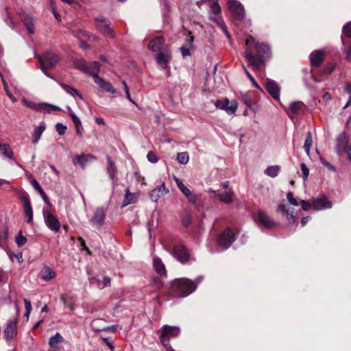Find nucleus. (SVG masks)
Listing matches in <instances>:
<instances>
[{
    "mask_svg": "<svg viewBox=\"0 0 351 351\" xmlns=\"http://www.w3.org/2000/svg\"><path fill=\"white\" fill-rule=\"evenodd\" d=\"M287 199L289 201V202L293 205V206H298V200L294 197L293 194L292 192H288L287 194Z\"/></svg>",
    "mask_w": 351,
    "mask_h": 351,
    "instance_id": "52",
    "label": "nucleus"
},
{
    "mask_svg": "<svg viewBox=\"0 0 351 351\" xmlns=\"http://www.w3.org/2000/svg\"><path fill=\"white\" fill-rule=\"evenodd\" d=\"M62 342H63L62 336L59 332H56L49 339V346L50 347V350L49 351H58L59 349V344Z\"/></svg>",
    "mask_w": 351,
    "mask_h": 351,
    "instance_id": "25",
    "label": "nucleus"
},
{
    "mask_svg": "<svg viewBox=\"0 0 351 351\" xmlns=\"http://www.w3.org/2000/svg\"><path fill=\"white\" fill-rule=\"evenodd\" d=\"M171 59V51L169 47L163 49L156 56V62L164 69L168 67V64Z\"/></svg>",
    "mask_w": 351,
    "mask_h": 351,
    "instance_id": "13",
    "label": "nucleus"
},
{
    "mask_svg": "<svg viewBox=\"0 0 351 351\" xmlns=\"http://www.w3.org/2000/svg\"><path fill=\"white\" fill-rule=\"evenodd\" d=\"M0 150L6 158L15 160L13 152L8 144L0 143Z\"/></svg>",
    "mask_w": 351,
    "mask_h": 351,
    "instance_id": "37",
    "label": "nucleus"
},
{
    "mask_svg": "<svg viewBox=\"0 0 351 351\" xmlns=\"http://www.w3.org/2000/svg\"><path fill=\"white\" fill-rule=\"evenodd\" d=\"M31 184L34 188V189L36 190L39 193V194L41 195V197H42L43 199L44 200V202L47 204H49V199L47 194L44 191V190L42 189V187L40 186V185L38 182V181L36 179L32 178V180H31Z\"/></svg>",
    "mask_w": 351,
    "mask_h": 351,
    "instance_id": "32",
    "label": "nucleus"
},
{
    "mask_svg": "<svg viewBox=\"0 0 351 351\" xmlns=\"http://www.w3.org/2000/svg\"><path fill=\"white\" fill-rule=\"evenodd\" d=\"M24 304H25V315L27 317V319H28L29 315L31 313V310H32L31 302L27 299H24Z\"/></svg>",
    "mask_w": 351,
    "mask_h": 351,
    "instance_id": "51",
    "label": "nucleus"
},
{
    "mask_svg": "<svg viewBox=\"0 0 351 351\" xmlns=\"http://www.w3.org/2000/svg\"><path fill=\"white\" fill-rule=\"evenodd\" d=\"M95 21L97 29L105 36L109 38L114 37L115 34L110 27L111 23L109 20L101 15H99L95 18Z\"/></svg>",
    "mask_w": 351,
    "mask_h": 351,
    "instance_id": "3",
    "label": "nucleus"
},
{
    "mask_svg": "<svg viewBox=\"0 0 351 351\" xmlns=\"http://www.w3.org/2000/svg\"><path fill=\"white\" fill-rule=\"evenodd\" d=\"M107 160V167H106V172L108 175L110 179L112 180V184H114L117 182V168L115 163L112 161L111 158L109 156L106 157Z\"/></svg>",
    "mask_w": 351,
    "mask_h": 351,
    "instance_id": "19",
    "label": "nucleus"
},
{
    "mask_svg": "<svg viewBox=\"0 0 351 351\" xmlns=\"http://www.w3.org/2000/svg\"><path fill=\"white\" fill-rule=\"evenodd\" d=\"M173 256L181 263L184 264L190 260V254L187 248L183 245H176L173 246Z\"/></svg>",
    "mask_w": 351,
    "mask_h": 351,
    "instance_id": "9",
    "label": "nucleus"
},
{
    "mask_svg": "<svg viewBox=\"0 0 351 351\" xmlns=\"http://www.w3.org/2000/svg\"><path fill=\"white\" fill-rule=\"evenodd\" d=\"M24 215L27 218V222L30 223L33 220V210L29 199H25L23 201Z\"/></svg>",
    "mask_w": 351,
    "mask_h": 351,
    "instance_id": "29",
    "label": "nucleus"
},
{
    "mask_svg": "<svg viewBox=\"0 0 351 351\" xmlns=\"http://www.w3.org/2000/svg\"><path fill=\"white\" fill-rule=\"evenodd\" d=\"M176 184L178 187V189L182 191L185 187L186 186L182 182V181L180 180H179L178 178H176Z\"/></svg>",
    "mask_w": 351,
    "mask_h": 351,
    "instance_id": "64",
    "label": "nucleus"
},
{
    "mask_svg": "<svg viewBox=\"0 0 351 351\" xmlns=\"http://www.w3.org/2000/svg\"><path fill=\"white\" fill-rule=\"evenodd\" d=\"M182 193L186 197L189 202L193 204L196 202L197 195L191 191L186 186L182 191Z\"/></svg>",
    "mask_w": 351,
    "mask_h": 351,
    "instance_id": "42",
    "label": "nucleus"
},
{
    "mask_svg": "<svg viewBox=\"0 0 351 351\" xmlns=\"http://www.w3.org/2000/svg\"><path fill=\"white\" fill-rule=\"evenodd\" d=\"M87 64L88 62L82 59H78L74 62L75 67L79 70L82 71L83 72H85V71L87 70Z\"/></svg>",
    "mask_w": 351,
    "mask_h": 351,
    "instance_id": "44",
    "label": "nucleus"
},
{
    "mask_svg": "<svg viewBox=\"0 0 351 351\" xmlns=\"http://www.w3.org/2000/svg\"><path fill=\"white\" fill-rule=\"evenodd\" d=\"M43 217L46 226L54 232H58L60 228V223L58 219L50 212L43 210Z\"/></svg>",
    "mask_w": 351,
    "mask_h": 351,
    "instance_id": "11",
    "label": "nucleus"
},
{
    "mask_svg": "<svg viewBox=\"0 0 351 351\" xmlns=\"http://www.w3.org/2000/svg\"><path fill=\"white\" fill-rule=\"evenodd\" d=\"M46 125L44 122H41L40 125L36 127L33 132L32 143L36 144L40 140L43 132L45 130Z\"/></svg>",
    "mask_w": 351,
    "mask_h": 351,
    "instance_id": "31",
    "label": "nucleus"
},
{
    "mask_svg": "<svg viewBox=\"0 0 351 351\" xmlns=\"http://www.w3.org/2000/svg\"><path fill=\"white\" fill-rule=\"evenodd\" d=\"M164 42L165 38L163 36H157L150 40L148 44V48L153 51L159 52L163 49L168 47V46L164 45Z\"/></svg>",
    "mask_w": 351,
    "mask_h": 351,
    "instance_id": "16",
    "label": "nucleus"
},
{
    "mask_svg": "<svg viewBox=\"0 0 351 351\" xmlns=\"http://www.w3.org/2000/svg\"><path fill=\"white\" fill-rule=\"evenodd\" d=\"M349 142L348 135L343 132L337 138L336 150L339 155H341L347 151Z\"/></svg>",
    "mask_w": 351,
    "mask_h": 351,
    "instance_id": "14",
    "label": "nucleus"
},
{
    "mask_svg": "<svg viewBox=\"0 0 351 351\" xmlns=\"http://www.w3.org/2000/svg\"><path fill=\"white\" fill-rule=\"evenodd\" d=\"M313 143L312 134L311 132H308L304 144V149L308 156L310 155V149Z\"/></svg>",
    "mask_w": 351,
    "mask_h": 351,
    "instance_id": "41",
    "label": "nucleus"
},
{
    "mask_svg": "<svg viewBox=\"0 0 351 351\" xmlns=\"http://www.w3.org/2000/svg\"><path fill=\"white\" fill-rule=\"evenodd\" d=\"M121 329H122V326H120V325H113V326L107 327V328H104V330H110L111 332H114L117 330H121Z\"/></svg>",
    "mask_w": 351,
    "mask_h": 351,
    "instance_id": "59",
    "label": "nucleus"
},
{
    "mask_svg": "<svg viewBox=\"0 0 351 351\" xmlns=\"http://www.w3.org/2000/svg\"><path fill=\"white\" fill-rule=\"evenodd\" d=\"M103 341L106 344V346L111 350V351L114 350V346L112 343L108 338H102Z\"/></svg>",
    "mask_w": 351,
    "mask_h": 351,
    "instance_id": "62",
    "label": "nucleus"
},
{
    "mask_svg": "<svg viewBox=\"0 0 351 351\" xmlns=\"http://www.w3.org/2000/svg\"><path fill=\"white\" fill-rule=\"evenodd\" d=\"M279 171L278 165L269 166L266 169L265 174L271 178H276L278 175Z\"/></svg>",
    "mask_w": 351,
    "mask_h": 351,
    "instance_id": "40",
    "label": "nucleus"
},
{
    "mask_svg": "<svg viewBox=\"0 0 351 351\" xmlns=\"http://www.w3.org/2000/svg\"><path fill=\"white\" fill-rule=\"evenodd\" d=\"M1 80H2L3 84L4 90L6 93V95L8 96V97L10 99V100L13 103L16 102V101H17L16 98L10 93V90H8V84L2 76H1Z\"/></svg>",
    "mask_w": 351,
    "mask_h": 351,
    "instance_id": "46",
    "label": "nucleus"
},
{
    "mask_svg": "<svg viewBox=\"0 0 351 351\" xmlns=\"http://www.w3.org/2000/svg\"><path fill=\"white\" fill-rule=\"evenodd\" d=\"M60 86L63 88V90L67 93L70 94L72 96L77 95L81 99H83L82 95L80 93L79 90L75 89L73 87H71L69 85L64 84L63 83H60Z\"/></svg>",
    "mask_w": 351,
    "mask_h": 351,
    "instance_id": "38",
    "label": "nucleus"
},
{
    "mask_svg": "<svg viewBox=\"0 0 351 351\" xmlns=\"http://www.w3.org/2000/svg\"><path fill=\"white\" fill-rule=\"evenodd\" d=\"M17 334V320L10 321L4 330L5 338L10 341L12 340Z\"/></svg>",
    "mask_w": 351,
    "mask_h": 351,
    "instance_id": "20",
    "label": "nucleus"
},
{
    "mask_svg": "<svg viewBox=\"0 0 351 351\" xmlns=\"http://www.w3.org/2000/svg\"><path fill=\"white\" fill-rule=\"evenodd\" d=\"M95 82L104 90L110 93H114L115 89L112 86V85L106 81L104 78L97 76L96 78L94 79Z\"/></svg>",
    "mask_w": 351,
    "mask_h": 351,
    "instance_id": "24",
    "label": "nucleus"
},
{
    "mask_svg": "<svg viewBox=\"0 0 351 351\" xmlns=\"http://www.w3.org/2000/svg\"><path fill=\"white\" fill-rule=\"evenodd\" d=\"M245 74L247 76V77L249 78V80L252 82V83L254 85V86H255L257 88H260V87L258 86V85L256 83V80H254L253 76L251 75V73L248 71V70H245Z\"/></svg>",
    "mask_w": 351,
    "mask_h": 351,
    "instance_id": "57",
    "label": "nucleus"
},
{
    "mask_svg": "<svg viewBox=\"0 0 351 351\" xmlns=\"http://www.w3.org/2000/svg\"><path fill=\"white\" fill-rule=\"evenodd\" d=\"M147 158L152 163H156L158 160V156L153 152H149L147 153Z\"/></svg>",
    "mask_w": 351,
    "mask_h": 351,
    "instance_id": "55",
    "label": "nucleus"
},
{
    "mask_svg": "<svg viewBox=\"0 0 351 351\" xmlns=\"http://www.w3.org/2000/svg\"><path fill=\"white\" fill-rule=\"evenodd\" d=\"M169 192V189L166 188L165 182H162L160 186L154 189L149 193L151 199L156 202L161 197L167 194Z\"/></svg>",
    "mask_w": 351,
    "mask_h": 351,
    "instance_id": "17",
    "label": "nucleus"
},
{
    "mask_svg": "<svg viewBox=\"0 0 351 351\" xmlns=\"http://www.w3.org/2000/svg\"><path fill=\"white\" fill-rule=\"evenodd\" d=\"M277 212L281 213L285 216L289 223H293L295 222L296 215L294 213L293 210L289 211L285 204L280 203L278 205Z\"/></svg>",
    "mask_w": 351,
    "mask_h": 351,
    "instance_id": "22",
    "label": "nucleus"
},
{
    "mask_svg": "<svg viewBox=\"0 0 351 351\" xmlns=\"http://www.w3.org/2000/svg\"><path fill=\"white\" fill-rule=\"evenodd\" d=\"M265 87L272 97L278 101L280 99V86L276 82L267 79L265 82Z\"/></svg>",
    "mask_w": 351,
    "mask_h": 351,
    "instance_id": "15",
    "label": "nucleus"
},
{
    "mask_svg": "<svg viewBox=\"0 0 351 351\" xmlns=\"http://www.w3.org/2000/svg\"><path fill=\"white\" fill-rule=\"evenodd\" d=\"M228 8L238 20H242L244 17V8L242 4L237 0L228 1Z\"/></svg>",
    "mask_w": 351,
    "mask_h": 351,
    "instance_id": "12",
    "label": "nucleus"
},
{
    "mask_svg": "<svg viewBox=\"0 0 351 351\" xmlns=\"http://www.w3.org/2000/svg\"><path fill=\"white\" fill-rule=\"evenodd\" d=\"M26 237L23 236L21 234H19L16 238V243L19 247L24 245L26 243Z\"/></svg>",
    "mask_w": 351,
    "mask_h": 351,
    "instance_id": "49",
    "label": "nucleus"
},
{
    "mask_svg": "<svg viewBox=\"0 0 351 351\" xmlns=\"http://www.w3.org/2000/svg\"><path fill=\"white\" fill-rule=\"evenodd\" d=\"M153 266H154L155 271L157 272V274L158 275H160L161 277L166 276L167 271H166L165 266L160 258H158V257L154 258Z\"/></svg>",
    "mask_w": 351,
    "mask_h": 351,
    "instance_id": "26",
    "label": "nucleus"
},
{
    "mask_svg": "<svg viewBox=\"0 0 351 351\" xmlns=\"http://www.w3.org/2000/svg\"><path fill=\"white\" fill-rule=\"evenodd\" d=\"M77 162L82 167H84L88 162L96 160V158L92 154H83L76 156Z\"/></svg>",
    "mask_w": 351,
    "mask_h": 351,
    "instance_id": "36",
    "label": "nucleus"
},
{
    "mask_svg": "<svg viewBox=\"0 0 351 351\" xmlns=\"http://www.w3.org/2000/svg\"><path fill=\"white\" fill-rule=\"evenodd\" d=\"M203 276H198L195 281L188 278H178L173 280L172 283L173 291L176 293L184 298L192 293L196 289L197 285L202 282Z\"/></svg>",
    "mask_w": 351,
    "mask_h": 351,
    "instance_id": "2",
    "label": "nucleus"
},
{
    "mask_svg": "<svg viewBox=\"0 0 351 351\" xmlns=\"http://www.w3.org/2000/svg\"><path fill=\"white\" fill-rule=\"evenodd\" d=\"M100 64L98 62L94 61L88 63L87 64V70L85 71V73H88L90 76L93 77V79L96 78L98 75V73L99 71Z\"/></svg>",
    "mask_w": 351,
    "mask_h": 351,
    "instance_id": "28",
    "label": "nucleus"
},
{
    "mask_svg": "<svg viewBox=\"0 0 351 351\" xmlns=\"http://www.w3.org/2000/svg\"><path fill=\"white\" fill-rule=\"evenodd\" d=\"M234 241V234L230 228H226L218 237L217 243L223 250L228 249Z\"/></svg>",
    "mask_w": 351,
    "mask_h": 351,
    "instance_id": "5",
    "label": "nucleus"
},
{
    "mask_svg": "<svg viewBox=\"0 0 351 351\" xmlns=\"http://www.w3.org/2000/svg\"><path fill=\"white\" fill-rule=\"evenodd\" d=\"M134 202V198L132 194H131L128 189L126 190V193L125 195V198L123 203V206H126L129 204H133Z\"/></svg>",
    "mask_w": 351,
    "mask_h": 351,
    "instance_id": "45",
    "label": "nucleus"
},
{
    "mask_svg": "<svg viewBox=\"0 0 351 351\" xmlns=\"http://www.w3.org/2000/svg\"><path fill=\"white\" fill-rule=\"evenodd\" d=\"M4 21L12 29H14L16 28V23L8 11H7V16L4 19Z\"/></svg>",
    "mask_w": 351,
    "mask_h": 351,
    "instance_id": "47",
    "label": "nucleus"
},
{
    "mask_svg": "<svg viewBox=\"0 0 351 351\" xmlns=\"http://www.w3.org/2000/svg\"><path fill=\"white\" fill-rule=\"evenodd\" d=\"M255 221L258 226H264L267 229L273 228L278 223L273 220L265 212L258 210L256 216L254 217Z\"/></svg>",
    "mask_w": 351,
    "mask_h": 351,
    "instance_id": "6",
    "label": "nucleus"
},
{
    "mask_svg": "<svg viewBox=\"0 0 351 351\" xmlns=\"http://www.w3.org/2000/svg\"><path fill=\"white\" fill-rule=\"evenodd\" d=\"M40 62V69L45 68H53L59 62V57L56 53L46 51L40 56H37Z\"/></svg>",
    "mask_w": 351,
    "mask_h": 351,
    "instance_id": "4",
    "label": "nucleus"
},
{
    "mask_svg": "<svg viewBox=\"0 0 351 351\" xmlns=\"http://www.w3.org/2000/svg\"><path fill=\"white\" fill-rule=\"evenodd\" d=\"M23 101L27 106L29 107L32 109L36 110L37 104L32 102V101H28L25 99H24Z\"/></svg>",
    "mask_w": 351,
    "mask_h": 351,
    "instance_id": "63",
    "label": "nucleus"
},
{
    "mask_svg": "<svg viewBox=\"0 0 351 351\" xmlns=\"http://www.w3.org/2000/svg\"><path fill=\"white\" fill-rule=\"evenodd\" d=\"M70 116L72 118V120H73L75 125H80V124L82 123L80 119L77 117V115L74 112H71L70 113Z\"/></svg>",
    "mask_w": 351,
    "mask_h": 351,
    "instance_id": "61",
    "label": "nucleus"
},
{
    "mask_svg": "<svg viewBox=\"0 0 351 351\" xmlns=\"http://www.w3.org/2000/svg\"><path fill=\"white\" fill-rule=\"evenodd\" d=\"M300 168L302 172V178L304 180H306L309 175V169L304 163L300 164Z\"/></svg>",
    "mask_w": 351,
    "mask_h": 351,
    "instance_id": "54",
    "label": "nucleus"
},
{
    "mask_svg": "<svg viewBox=\"0 0 351 351\" xmlns=\"http://www.w3.org/2000/svg\"><path fill=\"white\" fill-rule=\"evenodd\" d=\"M210 10L213 13L218 15L221 12V8L218 2H214L210 5Z\"/></svg>",
    "mask_w": 351,
    "mask_h": 351,
    "instance_id": "53",
    "label": "nucleus"
},
{
    "mask_svg": "<svg viewBox=\"0 0 351 351\" xmlns=\"http://www.w3.org/2000/svg\"><path fill=\"white\" fill-rule=\"evenodd\" d=\"M312 206L316 210L330 208L332 207V203L325 197L314 199L312 202Z\"/></svg>",
    "mask_w": 351,
    "mask_h": 351,
    "instance_id": "21",
    "label": "nucleus"
},
{
    "mask_svg": "<svg viewBox=\"0 0 351 351\" xmlns=\"http://www.w3.org/2000/svg\"><path fill=\"white\" fill-rule=\"evenodd\" d=\"M215 106L222 110L226 111L228 114H233L237 110V102L236 100L230 101L227 98L222 100L218 99L214 103Z\"/></svg>",
    "mask_w": 351,
    "mask_h": 351,
    "instance_id": "7",
    "label": "nucleus"
},
{
    "mask_svg": "<svg viewBox=\"0 0 351 351\" xmlns=\"http://www.w3.org/2000/svg\"><path fill=\"white\" fill-rule=\"evenodd\" d=\"M305 108L304 104L301 101H294L290 104L289 113L298 114L303 112Z\"/></svg>",
    "mask_w": 351,
    "mask_h": 351,
    "instance_id": "34",
    "label": "nucleus"
},
{
    "mask_svg": "<svg viewBox=\"0 0 351 351\" xmlns=\"http://www.w3.org/2000/svg\"><path fill=\"white\" fill-rule=\"evenodd\" d=\"M324 52L317 50L311 54V62L313 66H319L324 60Z\"/></svg>",
    "mask_w": 351,
    "mask_h": 351,
    "instance_id": "30",
    "label": "nucleus"
},
{
    "mask_svg": "<svg viewBox=\"0 0 351 351\" xmlns=\"http://www.w3.org/2000/svg\"><path fill=\"white\" fill-rule=\"evenodd\" d=\"M19 16L23 21L24 25L26 27L29 34L34 33V25L33 18L31 14L27 13L25 11H21L19 13Z\"/></svg>",
    "mask_w": 351,
    "mask_h": 351,
    "instance_id": "18",
    "label": "nucleus"
},
{
    "mask_svg": "<svg viewBox=\"0 0 351 351\" xmlns=\"http://www.w3.org/2000/svg\"><path fill=\"white\" fill-rule=\"evenodd\" d=\"M56 276V271L49 266H44L38 274V276L44 281H49Z\"/></svg>",
    "mask_w": 351,
    "mask_h": 351,
    "instance_id": "23",
    "label": "nucleus"
},
{
    "mask_svg": "<svg viewBox=\"0 0 351 351\" xmlns=\"http://www.w3.org/2000/svg\"><path fill=\"white\" fill-rule=\"evenodd\" d=\"M213 193H214L219 199V200L225 204H230L232 202L233 199V192L226 191L219 193L217 191L212 190Z\"/></svg>",
    "mask_w": 351,
    "mask_h": 351,
    "instance_id": "27",
    "label": "nucleus"
},
{
    "mask_svg": "<svg viewBox=\"0 0 351 351\" xmlns=\"http://www.w3.org/2000/svg\"><path fill=\"white\" fill-rule=\"evenodd\" d=\"M56 129L59 135H64L65 134L66 127L63 124L58 123L56 125Z\"/></svg>",
    "mask_w": 351,
    "mask_h": 351,
    "instance_id": "56",
    "label": "nucleus"
},
{
    "mask_svg": "<svg viewBox=\"0 0 351 351\" xmlns=\"http://www.w3.org/2000/svg\"><path fill=\"white\" fill-rule=\"evenodd\" d=\"M320 160H321L322 163L324 166L327 167L329 169H330L332 171H335V167L333 165H332L330 162H328V161L324 160L323 158H320Z\"/></svg>",
    "mask_w": 351,
    "mask_h": 351,
    "instance_id": "60",
    "label": "nucleus"
},
{
    "mask_svg": "<svg viewBox=\"0 0 351 351\" xmlns=\"http://www.w3.org/2000/svg\"><path fill=\"white\" fill-rule=\"evenodd\" d=\"M181 221L184 226L188 227L191 223V215L189 210H184L180 215Z\"/></svg>",
    "mask_w": 351,
    "mask_h": 351,
    "instance_id": "39",
    "label": "nucleus"
},
{
    "mask_svg": "<svg viewBox=\"0 0 351 351\" xmlns=\"http://www.w3.org/2000/svg\"><path fill=\"white\" fill-rule=\"evenodd\" d=\"M335 64L333 63H330L328 65H326L322 70V73L324 75H329L330 74L333 70L335 69Z\"/></svg>",
    "mask_w": 351,
    "mask_h": 351,
    "instance_id": "50",
    "label": "nucleus"
},
{
    "mask_svg": "<svg viewBox=\"0 0 351 351\" xmlns=\"http://www.w3.org/2000/svg\"><path fill=\"white\" fill-rule=\"evenodd\" d=\"M342 34L343 36H346L348 38L351 37V21L348 22L343 26L342 29Z\"/></svg>",
    "mask_w": 351,
    "mask_h": 351,
    "instance_id": "48",
    "label": "nucleus"
},
{
    "mask_svg": "<svg viewBox=\"0 0 351 351\" xmlns=\"http://www.w3.org/2000/svg\"><path fill=\"white\" fill-rule=\"evenodd\" d=\"M251 44H254L256 56L253 55L247 48L245 51V57L250 65H252L254 69L258 71L260 69L264 59L270 56V48L265 43H255V39L250 36L245 40V45L249 46Z\"/></svg>",
    "mask_w": 351,
    "mask_h": 351,
    "instance_id": "1",
    "label": "nucleus"
},
{
    "mask_svg": "<svg viewBox=\"0 0 351 351\" xmlns=\"http://www.w3.org/2000/svg\"><path fill=\"white\" fill-rule=\"evenodd\" d=\"M60 108L53 104H49L47 103H40L37 104L36 110L38 112H49L51 110H60Z\"/></svg>",
    "mask_w": 351,
    "mask_h": 351,
    "instance_id": "33",
    "label": "nucleus"
},
{
    "mask_svg": "<svg viewBox=\"0 0 351 351\" xmlns=\"http://www.w3.org/2000/svg\"><path fill=\"white\" fill-rule=\"evenodd\" d=\"M193 37L190 36L187 40L186 43L184 45L180 47L181 53L183 57L188 56L191 55V49L193 48Z\"/></svg>",
    "mask_w": 351,
    "mask_h": 351,
    "instance_id": "35",
    "label": "nucleus"
},
{
    "mask_svg": "<svg viewBox=\"0 0 351 351\" xmlns=\"http://www.w3.org/2000/svg\"><path fill=\"white\" fill-rule=\"evenodd\" d=\"M106 212L103 207H97L90 219V223L93 228L100 230L104 224Z\"/></svg>",
    "mask_w": 351,
    "mask_h": 351,
    "instance_id": "8",
    "label": "nucleus"
},
{
    "mask_svg": "<svg viewBox=\"0 0 351 351\" xmlns=\"http://www.w3.org/2000/svg\"><path fill=\"white\" fill-rule=\"evenodd\" d=\"M176 159L180 164L186 165L189 162V156L187 152H180L177 154Z\"/></svg>",
    "mask_w": 351,
    "mask_h": 351,
    "instance_id": "43",
    "label": "nucleus"
},
{
    "mask_svg": "<svg viewBox=\"0 0 351 351\" xmlns=\"http://www.w3.org/2000/svg\"><path fill=\"white\" fill-rule=\"evenodd\" d=\"M161 330L160 339L163 343L165 340L168 341L169 338L178 337L180 332L179 327L167 324L164 325Z\"/></svg>",
    "mask_w": 351,
    "mask_h": 351,
    "instance_id": "10",
    "label": "nucleus"
},
{
    "mask_svg": "<svg viewBox=\"0 0 351 351\" xmlns=\"http://www.w3.org/2000/svg\"><path fill=\"white\" fill-rule=\"evenodd\" d=\"M300 204L304 210H308L311 206H313L312 204L306 200H302Z\"/></svg>",
    "mask_w": 351,
    "mask_h": 351,
    "instance_id": "58",
    "label": "nucleus"
}]
</instances>
